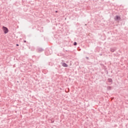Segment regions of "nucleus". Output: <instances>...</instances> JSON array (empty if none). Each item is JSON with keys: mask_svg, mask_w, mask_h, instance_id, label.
<instances>
[{"mask_svg": "<svg viewBox=\"0 0 128 128\" xmlns=\"http://www.w3.org/2000/svg\"><path fill=\"white\" fill-rule=\"evenodd\" d=\"M24 42H26V40H24Z\"/></svg>", "mask_w": 128, "mask_h": 128, "instance_id": "obj_10", "label": "nucleus"}, {"mask_svg": "<svg viewBox=\"0 0 128 128\" xmlns=\"http://www.w3.org/2000/svg\"><path fill=\"white\" fill-rule=\"evenodd\" d=\"M110 52H114V49H110Z\"/></svg>", "mask_w": 128, "mask_h": 128, "instance_id": "obj_7", "label": "nucleus"}, {"mask_svg": "<svg viewBox=\"0 0 128 128\" xmlns=\"http://www.w3.org/2000/svg\"><path fill=\"white\" fill-rule=\"evenodd\" d=\"M108 81L109 82H112V78L108 79Z\"/></svg>", "mask_w": 128, "mask_h": 128, "instance_id": "obj_6", "label": "nucleus"}, {"mask_svg": "<svg viewBox=\"0 0 128 128\" xmlns=\"http://www.w3.org/2000/svg\"><path fill=\"white\" fill-rule=\"evenodd\" d=\"M87 60H88V57H86Z\"/></svg>", "mask_w": 128, "mask_h": 128, "instance_id": "obj_11", "label": "nucleus"}, {"mask_svg": "<svg viewBox=\"0 0 128 128\" xmlns=\"http://www.w3.org/2000/svg\"><path fill=\"white\" fill-rule=\"evenodd\" d=\"M74 46H76V44H78V43H76V42H74Z\"/></svg>", "mask_w": 128, "mask_h": 128, "instance_id": "obj_8", "label": "nucleus"}, {"mask_svg": "<svg viewBox=\"0 0 128 128\" xmlns=\"http://www.w3.org/2000/svg\"><path fill=\"white\" fill-rule=\"evenodd\" d=\"M114 20H120V16H116V17L114 18Z\"/></svg>", "mask_w": 128, "mask_h": 128, "instance_id": "obj_2", "label": "nucleus"}, {"mask_svg": "<svg viewBox=\"0 0 128 128\" xmlns=\"http://www.w3.org/2000/svg\"><path fill=\"white\" fill-rule=\"evenodd\" d=\"M44 52V49L42 48H38V52Z\"/></svg>", "mask_w": 128, "mask_h": 128, "instance_id": "obj_3", "label": "nucleus"}, {"mask_svg": "<svg viewBox=\"0 0 128 128\" xmlns=\"http://www.w3.org/2000/svg\"><path fill=\"white\" fill-rule=\"evenodd\" d=\"M107 90H112V87L108 86L107 87Z\"/></svg>", "mask_w": 128, "mask_h": 128, "instance_id": "obj_5", "label": "nucleus"}, {"mask_svg": "<svg viewBox=\"0 0 128 128\" xmlns=\"http://www.w3.org/2000/svg\"><path fill=\"white\" fill-rule=\"evenodd\" d=\"M16 46H18L19 45H18V44H16Z\"/></svg>", "mask_w": 128, "mask_h": 128, "instance_id": "obj_9", "label": "nucleus"}, {"mask_svg": "<svg viewBox=\"0 0 128 128\" xmlns=\"http://www.w3.org/2000/svg\"><path fill=\"white\" fill-rule=\"evenodd\" d=\"M2 30L4 32V34H8V28L3 26Z\"/></svg>", "mask_w": 128, "mask_h": 128, "instance_id": "obj_1", "label": "nucleus"}, {"mask_svg": "<svg viewBox=\"0 0 128 128\" xmlns=\"http://www.w3.org/2000/svg\"><path fill=\"white\" fill-rule=\"evenodd\" d=\"M56 12H58V11H56Z\"/></svg>", "mask_w": 128, "mask_h": 128, "instance_id": "obj_12", "label": "nucleus"}, {"mask_svg": "<svg viewBox=\"0 0 128 128\" xmlns=\"http://www.w3.org/2000/svg\"><path fill=\"white\" fill-rule=\"evenodd\" d=\"M62 66H64L66 68H68V64L66 63H63L62 64Z\"/></svg>", "mask_w": 128, "mask_h": 128, "instance_id": "obj_4", "label": "nucleus"}]
</instances>
